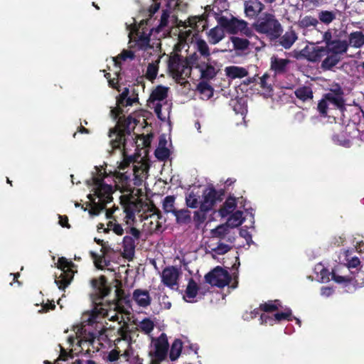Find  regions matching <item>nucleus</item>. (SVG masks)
Listing matches in <instances>:
<instances>
[{"label":"nucleus","instance_id":"nucleus-43","mask_svg":"<svg viewBox=\"0 0 364 364\" xmlns=\"http://www.w3.org/2000/svg\"><path fill=\"white\" fill-rule=\"evenodd\" d=\"M230 41L233 44L234 49L241 51L246 50L250 44L248 40L239 37H231Z\"/></svg>","mask_w":364,"mask_h":364},{"label":"nucleus","instance_id":"nucleus-15","mask_svg":"<svg viewBox=\"0 0 364 364\" xmlns=\"http://www.w3.org/2000/svg\"><path fill=\"white\" fill-rule=\"evenodd\" d=\"M189 60L193 65V67L198 69L200 75L205 79H211L216 74V69L213 65V61L209 60H202L199 55L194 52L189 55Z\"/></svg>","mask_w":364,"mask_h":364},{"label":"nucleus","instance_id":"nucleus-39","mask_svg":"<svg viewBox=\"0 0 364 364\" xmlns=\"http://www.w3.org/2000/svg\"><path fill=\"white\" fill-rule=\"evenodd\" d=\"M134 215L132 214H129V213L126 214L125 222H126L127 228H125V230H126V232L129 235V236L132 237L134 239V240L136 241L139 239L140 235H141L139 230L134 227H132V228L128 227V225L130 223V221L134 220Z\"/></svg>","mask_w":364,"mask_h":364},{"label":"nucleus","instance_id":"nucleus-4","mask_svg":"<svg viewBox=\"0 0 364 364\" xmlns=\"http://www.w3.org/2000/svg\"><path fill=\"white\" fill-rule=\"evenodd\" d=\"M322 39L330 55L323 60L321 67L329 70L339 62V55L347 51L348 42L345 32L332 28L322 34Z\"/></svg>","mask_w":364,"mask_h":364},{"label":"nucleus","instance_id":"nucleus-60","mask_svg":"<svg viewBox=\"0 0 364 364\" xmlns=\"http://www.w3.org/2000/svg\"><path fill=\"white\" fill-rule=\"evenodd\" d=\"M333 292V289L328 287H323L321 289V294L323 296L328 297L330 296Z\"/></svg>","mask_w":364,"mask_h":364},{"label":"nucleus","instance_id":"nucleus-48","mask_svg":"<svg viewBox=\"0 0 364 364\" xmlns=\"http://www.w3.org/2000/svg\"><path fill=\"white\" fill-rule=\"evenodd\" d=\"M154 327V323L150 318H144L138 325V328L140 331L144 333H150Z\"/></svg>","mask_w":364,"mask_h":364},{"label":"nucleus","instance_id":"nucleus-22","mask_svg":"<svg viewBox=\"0 0 364 364\" xmlns=\"http://www.w3.org/2000/svg\"><path fill=\"white\" fill-rule=\"evenodd\" d=\"M150 211L151 213L146 218L144 225H149V230L151 232L159 231L161 227V223L159 221L161 218V212L155 205H152Z\"/></svg>","mask_w":364,"mask_h":364},{"label":"nucleus","instance_id":"nucleus-58","mask_svg":"<svg viewBox=\"0 0 364 364\" xmlns=\"http://www.w3.org/2000/svg\"><path fill=\"white\" fill-rule=\"evenodd\" d=\"M327 94H333L335 96L339 95L341 98L343 99V92L340 86L338 85L333 86V88H331L330 92Z\"/></svg>","mask_w":364,"mask_h":364},{"label":"nucleus","instance_id":"nucleus-23","mask_svg":"<svg viewBox=\"0 0 364 364\" xmlns=\"http://www.w3.org/2000/svg\"><path fill=\"white\" fill-rule=\"evenodd\" d=\"M231 228L225 223L216 227L211 230V235L213 238L225 240L230 244L235 241V235L231 232Z\"/></svg>","mask_w":364,"mask_h":364},{"label":"nucleus","instance_id":"nucleus-54","mask_svg":"<svg viewBox=\"0 0 364 364\" xmlns=\"http://www.w3.org/2000/svg\"><path fill=\"white\" fill-rule=\"evenodd\" d=\"M55 307V303L53 301H48L46 304H43L41 306V309L38 311V313H46L49 310L54 309Z\"/></svg>","mask_w":364,"mask_h":364},{"label":"nucleus","instance_id":"nucleus-49","mask_svg":"<svg viewBox=\"0 0 364 364\" xmlns=\"http://www.w3.org/2000/svg\"><path fill=\"white\" fill-rule=\"evenodd\" d=\"M319 20L325 23L329 24L336 18V14L329 11H322L318 14Z\"/></svg>","mask_w":364,"mask_h":364},{"label":"nucleus","instance_id":"nucleus-27","mask_svg":"<svg viewBox=\"0 0 364 364\" xmlns=\"http://www.w3.org/2000/svg\"><path fill=\"white\" fill-rule=\"evenodd\" d=\"M133 299L141 307H146L151 303V297L149 291L140 289L134 291Z\"/></svg>","mask_w":364,"mask_h":364},{"label":"nucleus","instance_id":"nucleus-63","mask_svg":"<svg viewBox=\"0 0 364 364\" xmlns=\"http://www.w3.org/2000/svg\"><path fill=\"white\" fill-rule=\"evenodd\" d=\"M333 139L339 145H341V146H346V147H348L350 145V142L349 140H346V139L340 140V139H338V137H336V136H334Z\"/></svg>","mask_w":364,"mask_h":364},{"label":"nucleus","instance_id":"nucleus-24","mask_svg":"<svg viewBox=\"0 0 364 364\" xmlns=\"http://www.w3.org/2000/svg\"><path fill=\"white\" fill-rule=\"evenodd\" d=\"M206 38L210 45H217L225 38L224 28L218 25L206 31Z\"/></svg>","mask_w":364,"mask_h":364},{"label":"nucleus","instance_id":"nucleus-25","mask_svg":"<svg viewBox=\"0 0 364 364\" xmlns=\"http://www.w3.org/2000/svg\"><path fill=\"white\" fill-rule=\"evenodd\" d=\"M136 240L129 236L127 235L123 238V257L128 259H132L134 255Z\"/></svg>","mask_w":364,"mask_h":364},{"label":"nucleus","instance_id":"nucleus-52","mask_svg":"<svg viewBox=\"0 0 364 364\" xmlns=\"http://www.w3.org/2000/svg\"><path fill=\"white\" fill-rule=\"evenodd\" d=\"M155 155L160 160H165L169 157L170 151L167 147L158 146L155 151Z\"/></svg>","mask_w":364,"mask_h":364},{"label":"nucleus","instance_id":"nucleus-55","mask_svg":"<svg viewBox=\"0 0 364 364\" xmlns=\"http://www.w3.org/2000/svg\"><path fill=\"white\" fill-rule=\"evenodd\" d=\"M120 350L117 349L112 350L107 356V360L109 362H115L119 358Z\"/></svg>","mask_w":364,"mask_h":364},{"label":"nucleus","instance_id":"nucleus-50","mask_svg":"<svg viewBox=\"0 0 364 364\" xmlns=\"http://www.w3.org/2000/svg\"><path fill=\"white\" fill-rule=\"evenodd\" d=\"M107 229L108 230H112L117 235H122L124 232V229L122 225L113 220L107 223Z\"/></svg>","mask_w":364,"mask_h":364},{"label":"nucleus","instance_id":"nucleus-56","mask_svg":"<svg viewBox=\"0 0 364 364\" xmlns=\"http://www.w3.org/2000/svg\"><path fill=\"white\" fill-rule=\"evenodd\" d=\"M269 78V76L265 74L261 78H260V86L263 88V89H265L267 91H270L271 90V87H270V85H269L267 82V80Z\"/></svg>","mask_w":364,"mask_h":364},{"label":"nucleus","instance_id":"nucleus-17","mask_svg":"<svg viewBox=\"0 0 364 364\" xmlns=\"http://www.w3.org/2000/svg\"><path fill=\"white\" fill-rule=\"evenodd\" d=\"M230 280L228 272L220 267H215L205 275V281L208 284L220 288L228 285Z\"/></svg>","mask_w":364,"mask_h":364},{"label":"nucleus","instance_id":"nucleus-62","mask_svg":"<svg viewBox=\"0 0 364 364\" xmlns=\"http://www.w3.org/2000/svg\"><path fill=\"white\" fill-rule=\"evenodd\" d=\"M73 364H96V363L92 360L81 358L75 360Z\"/></svg>","mask_w":364,"mask_h":364},{"label":"nucleus","instance_id":"nucleus-8","mask_svg":"<svg viewBox=\"0 0 364 364\" xmlns=\"http://www.w3.org/2000/svg\"><path fill=\"white\" fill-rule=\"evenodd\" d=\"M255 31L270 38H277L282 33V26L274 15L263 13L253 23Z\"/></svg>","mask_w":364,"mask_h":364},{"label":"nucleus","instance_id":"nucleus-11","mask_svg":"<svg viewBox=\"0 0 364 364\" xmlns=\"http://www.w3.org/2000/svg\"><path fill=\"white\" fill-rule=\"evenodd\" d=\"M344 101L339 95L326 94L318 102L317 109L323 117H334V112L343 107Z\"/></svg>","mask_w":364,"mask_h":364},{"label":"nucleus","instance_id":"nucleus-45","mask_svg":"<svg viewBox=\"0 0 364 364\" xmlns=\"http://www.w3.org/2000/svg\"><path fill=\"white\" fill-rule=\"evenodd\" d=\"M295 95L303 101L311 100L313 97L312 90L309 87H301L296 89Z\"/></svg>","mask_w":364,"mask_h":364},{"label":"nucleus","instance_id":"nucleus-59","mask_svg":"<svg viewBox=\"0 0 364 364\" xmlns=\"http://www.w3.org/2000/svg\"><path fill=\"white\" fill-rule=\"evenodd\" d=\"M95 264L97 268L102 269L105 267L107 265V262L104 258L100 257L95 259Z\"/></svg>","mask_w":364,"mask_h":364},{"label":"nucleus","instance_id":"nucleus-18","mask_svg":"<svg viewBox=\"0 0 364 364\" xmlns=\"http://www.w3.org/2000/svg\"><path fill=\"white\" fill-rule=\"evenodd\" d=\"M301 54L309 61L318 62L327 58L330 53L326 46L311 44L302 49Z\"/></svg>","mask_w":364,"mask_h":364},{"label":"nucleus","instance_id":"nucleus-36","mask_svg":"<svg viewBox=\"0 0 364 364\" xmlns=\"http://www.w3.org/2000/svg\"><path fill=\"white\" fill-rule=\"evenodd\" d=\"M135 56V51L132 50H123L119 55L113 58L112 61L115 67H118L121 61L132 60Z\"/></svg>","mask_w":364,"mask_h":364},{"label":"nucleus","instance_id":"nucleus-21","mask_svg":"<svg viewBox=\"0 0 364 364\" xmlns=\"http://www.w3.org/2000/svg\"><path fill=\"white\" fill-rule=\"evenodd\" d=\"M218 198V193L213 188H206L203 193L200 210L202 212H208L213 208Z\"/></svg>","mask_w":364,"mask_h":364},{"label":"nucleus","instance_id":"nucleus-51","mask_svg":"<svg viewBox=\"0 0 364 364\" xmlns=\"http://www.w3.org/2000/svg\"><path fill=\"white\" fill-rule=\"evenodd\" d=\"M170 12L168 10H163L160 19L159 20V24L156 28V32H159L164 27H165L168 21Z\"/></svg>","mask_w":364,"mask_h":364},{"label":"nucleus","instance_id":"nucleus-35","mask_svg":"<svg viewBox=\"0 0 364 364\" xmlns=\"http://www.w3.org/2000/svg\"><path fill=\"white\" fill-rule=\"evenodd\" d=\"M160 58V56H158L156 60H153L151 63H149L147 65L145 76L148 80L151 81L154 80L158 74Z\"/></svg>","mask_w":364,"mask_h":364},{"label":"nucleus","instance_id":"nucleus-28","mask_svg":"<svg viewBox=\"0 0 364 364\" xmlns=\"http://www.w3.org/2000/svg\"><path fill=\"white\" fill-rule=\"evenodd\" d=\"M194 46L196 50L200 53L199 57L202 60H209L210 58V51L207 41L205 40L196 38Z\"/></svg>","mask_w":364,"mask_h":364},{"label":"nucleus","instance_id":"nucleus-64","mask_svg":"<svg viewBox=\"0 0 364 364\" xmlns=\"http://www.w3.org/2000/svg\"><path fill=\"white\" fill-rule=\"evenodd\" d=\"M324 267L322 264L319 263V264H317L316 266H315V268H314V272L316 274V277H318V275L320 274V272H321L322 271H323L324 269Z\"/></svg>","mask_w":364,"mask_h":364},{"label":"nucleus","instance_id":"nucleus-20","mask_svg":"<svg viewBox=\"0 0 364 364\" xmlns=\"http://www.w3.org/2000/svg\"><path fill=\"white\" fill-rule=\"evenodd\" d=\"M264 9V5L259 0H247L244 2V12L247 18H255Z\"/></svg>","mask_w":364,"mask_h":364},{"label":"nucleus","instance_id":"nucleus-34","mask_svg":"<svg viewBox=\"0 0 364 364\" xmlns=\"http://www.w3.org/2000/svg\"><path fill=\"white\" fill-rule=\"evenodd\" d=\"M186 203L191 208H200L201 204L200 196L198 192L189 191L186 196Z\"/></svg>","mask_w":364,"mask_h":364},{"label":"nucleus","instance_id":"nucleus-38","mask_svg":"<svg viewBox=\"0 0 364 364\" xmlns=\"http://www.w3.org/2000/svg\"><path fill=\"white\" fill-rule=\"evenodd\" d=\"M297 39L296 34L293 31L286 32L280 38V44L286 49L289 48Z\"/></svg>","mask_w":364,"mask_h":364},{"label":"nucleus","instance_id":"nucleus-26","mask_svg":"<svg viewBox=\"0 0 364 364\" xmlns=\"http://www.w3.org/2000/svg\"><path fill=\"white\" fill-rule=\"evenodd\" d=\"M198 290L199 288L196 282L192 279H190L183 296V299L189 303L196 302Z\"/></svg>","mask_w":364,"mask_h":364},{"label":"nucleus","instance_id":"nucleus-47","mask_svg":"<svg viewBox=\"0 0 364 364\" xmlns=\"http://www.w3.org/2000/svg\"><path fill=\"white\" fill-rule=\"evenodd\" d=\"M318 23V21L316 18L310 16H305L304 17L300 16L297 23L301 28H309L311 26L315 27Z\"/></svg>","mask_w":364,"mask_h":364},{"label":"nucleus","instance_id":"nucleus-46","mask_svg":"<svg viewBox=\"0 0 364 364\" xmlns=\"http://www.w3.org/2000/svg\"><path fill=\"white\" fill-rule=\"evenodd\" d=\"M173 215L178 223H187L191 220V212L187 209L176 210Z\"/></svg>","mask_w":364,"mask_h":364},{"label":"nucleus","instance_id":"nucleus-32","mask_svg":"<svg viewBox=\"0 0 364 364\" xmlns=\"http://www.w3.org/2000/svg\"><path fill=\"white\" fill-rule=\"evenodd\" d=\"M208 248L213 257H215L216 255H221L227 253L230 250L231 246L222 242H218L215 245L212 243L208 245Z\"/></svg>","mask_w":364,"mask_h":364},{"label":"nucleus","instance_id":"nucleus-57","mask_svg":"<svg viewBox=\"0 0 364 364\" xmlns=\"http://www.w3.org/2000/svg\"><path fill=\"white\" fill-rule=\"evenodd\" d=\"M58 218H59L58 223L60 226H62L63 228H70V226L68 223V218L67 216L58 215Z\"/></svg>","mask_w":364,"mask_h":364},{"label":"nucleus","instance_id":"nucleus-37","mask_svg":"<svg viewBox=\"0 0 364 364\" xmlns=\"http://www.w3.org/2000/svg\"><path fill=\"white\" fill-rule=\"evenodd\" d=\"M348 46L360 48L364 44V34L361 31H355L348 37Z\"/></svg>","mask_w":364,"mask_h":364},{"label":"nucleus","instance_id":"nucleus-5","mask_svg":"<svg viewBox=\"0 0 364 364\" xmlns=\"http://www.w3.org/2000/svg\"><path fill=\"white\" fill-rule=\"evenodd\" d=\"M280 304L279 301H269L267 303L261 304L259 309H254L250 316L247 314L243 316L245 319L253 318L257 316L260 312H264L260 315V320L262 323L269 324L272 326L275 321H281L283 320L291 321L292 319L291 311L289 309H286L282 312H277L273 315H270L272 312L278 309Z\"/></svg>","mask_w":364,"mask_h":364},{"label":"nucleus","instance_id":"nucleus-2","mask_svg":"<svg viewBox=\"0 0 364 364\" xmlns=\"http://www.w3.org/2000/svg\"><path fill=\"white\" fill-rule=\"evenodd\" d=\"M118 306L115 303L97 304L92 311L82 314V321L80 325L74 326L73 331L75 336H70L68 338L70 345L76 344L82 350H85L87 353L98 351L102 343L100 338L109 328H114L115 326L109 325V321H117L119 326L118 332L121 336L115 340L116 345L122 341L129 347V340L127 331L124 329L126 326L124 316L118 311Z\"/></svg>","mask_w":364,"mask_h":364},{"label":"nucleus","instance_id":"nucleus-10","mask_svg":"<svg viewBox=\"0 0 364 364\" xmlns=\"http://www.w3.org/2000/svg\"><path fill=\"white\" fill-rule=\"evenodd\" d=\"M215 19L218 23L221 25L225 31L230 34L242 33L249 38L254 36L252 29L248 27L247 22L243 19L233 16L228 17L220 14H217Z\"/></svg>","mask_w":364,"mask_h":364},{"label":"nucleus","instance_id":"nucleus-7","mask_svg":"<svg viewBox=\"0 0 364 364\" xmlns=\"http://www.w3.org/2000/svg\"><path fill=\"white\" fill-rule=\"evenodd\" d=\"M168 70L173 78L178 83L185 84L189 77L193 65L189 60V56L183 58L179 55L171 56L168 60Z\"/></svg>","mask_w":364,"mask_h":364},{"label":"nucleus","instance_id":"nucleus-13","mask_svg":"<svg viewBox=\"0 0 364 364\" xmlns=\"http://www.w3.org/2000/svg\"><path fill=\"white\" fill-rule=\"evenodd\" d=\"M56 264L60 273L59 276L56 275L55 283L60 289L63 290L70 284L73 278L75 264L65 257H60Z\"/></svg>","mask_w":364,"mask_h":364},{"label":"nucleus","instance_id":"nucleus-41","mask_svg":"<svg viewBox=\"0 0 364 364\" xmlns=\"http://www.w3.org/2000/svg\"><path fill=\"white\" fill-rule=\"evenodd\" d=\"M175 200L176 198L173 196H168L164 198L162 208L166 213H171L174 214V212L176 210L174 206Z\"/></svg>","mask_w":364,"mask_h":364},{"label":"nucleus","instance_id":"nucleus-14","mask_svg":"<svg viewBox=\"0 0 364 364\" xmlns=\"http://www.w3.org/2000/svg\"><path fill=\"white\" fill-rule=\"evenodd\" d=\"M168 343L166 334L162 333L158 338H152L149 355L152 364H159L167 355Z\"/></svg>","mask_w":364,"mask_h":364},{"label":"nucleus","instance_id":"nucleus-1","mask_svg":"<svg viewBox=\"0 0 364 364\" xmlns=\"http://www.w3.org/2000/svg\"><path fill=\"white\" fill-rule=\"evenodd\" d=\"M109 85L116 88L121 94L117 97L116 107L110 110V116L117 121L116 127L110 130V147L108 152L112 155H117V161L114 169H109L108 174L102 167H95L92 171L90 179L86 181V184L90 193L87 195L89 199L90 214L97 215L106 209V217L111 218L113 213L117 208H107L112 202L113 186L110 183L116 178L123 187H129L132 185L139 186L146 178L149 171V164L142 159L133 158L126 153L125 130L121 129L120 124L125 116L124 109L139 103L138 91L134 86L121 89L117 87L115 79H110V73H105Z\"/></svg>","mask_w":364,"mask_h":364},{"label":"nucleus","instance_id":"nucleus-9","mask_svg":"<svg viewBox=\"0 0 364 364\" xmlns=\"http://www.w3.org/2000/svg\"><path fill=\"white\" fill-rule=\"evenodd\" d=\"M351 250H345L343 252L344 259L347 262V265H338L335 269L332 271V279L336 283H348L353 278L354 272H351L350 274H347L350 271V269H356L360 265V259L357 257H351Z\"/></svg>","mask_w":364,"mask_h":364},{"label":"nucleus","instance_id":"nucleus-16","mask_svg":"<svg viewBox=\"0 0 364 364\" xmlns=\"http://www.w3.org/2000/svg\"><path fill=\"white\" fill-rule=\"evenodd\" d=\"M246 201L243 197L235 198L230 196L227 198L223 205L219 210V214L221 217H227L230 213H234L238 209H244L247 214H250L252 220L254 219V215L246 208Z\"/></svg>","mask_w":364,"mask_h":364},{"label":"nucleus","instance_id":"nucleus-53","mask_svg":"<svg viewBox=\"0 0 364 364\" xmlns=\"http://www.w3.org/2000/svg\"><path fill=\"white\" fill-rule=\"evenodd\" d=\"M331 277H332V272L330 273L326 268H324L323 271L320 272V274L318 275V277H316V279L320 282H327L330 280Z\"/></svg>","mask_w":364,"mask_h":364},{"label":"nucleus","instance_id":"nucleus-40","mask_svg":"<svg viewBox=\"0 0 364 364\" xmlns=\"http://www.w3.org/2000/svg\"><path fill=\"white\" fill-rule=\"evenodd\" d=\"M230 105L232 107L236 114L244 115L247 112L245 100L242 98L232 99L230 101Z\"/></svg>","mask_w":364,"mask_h":364},{"label":"nucleus","instance_id":"nucleus-12","mask_svg":"<svg viewBox=\"0 0 364 364\" xmlns=\"http://www.w3.org/2000/svg\"><path fill=\"white\" fill-rule=\"evenodd\" d=\"M202 20L198 16L189 18L186 21H179L178 27L179 28L178 43L175 46L176 50L180 51L188 46L187 41L192 40V30L197 27V23Z\"/></svg>","mask_w":364,"mask_h":364},{"label":"nucleus","instance_id":"nucleus-44","mask_svg":"<svg viewBox=\"0 0 364 364\" xmlns=\"http://www.w3.org/2000/svg\"><path fill=\"white\" fill-rule=\"evenodd\" d=\"M182 348V342L180 340L176 339L173 341L169 354L171 360H176L180 356Z\"/></svg>","mask_w":364,"mask_h":364},{"label":"nucleus","instance_id":"nucleus-19","mask_svg":"<svg viewBox=\"0 0 364 364\" xmlns=\"http://www.w3.org/2000/svg\"><path fill=\"white\" fill-rule=\"evenodd\" d=\"M181 275L179 268L171 266L166 267L161 272V282L172 289H178V279Z\"/></svg>","mask_w":364,"mask_h":364},{"label":"nucleus","instance_id":"nucleus-30","mask_svg":"<svg viewBox=\"0 0 364 364\" xmlns=\"http://www.w3.org/2000/svg\"><path fill=\"white\" fill-rule=\"evenodd\" d=\"M289 63V60L287 59L272 56L271 58V69L277 74L284 73Z\"/></svg>","mask_w":364,"mask_h":364},{"label":"nucleus","instance_id":"nucleus-31","mask_svg":"<svg viewBox=\"0 0 364 364\" xmlns=\"http://www.w3.org/2000/svg\"><path fill=\"white\" fill-rule=\"evenodd\" d=\"M92 283L96 289V293L100 297H105L108 294L109 289L106 284V279L104 277H101L99 279H93Z\"/></svg>","mask_w":364,"mask_h":364},{"label":"nucleus","instance_id":"nucleus-42","mask_svg":"<svg viewBox=\"0 0 364 364\" xmlns=\"http://www.w3.org/2000/svg\"><path fill=\"white\" fill-rule=\"evenodd\" d=\"M197 89L201 95L203 100H208L213 96V90L211 86L206 82L199 83Z\"/></svg>","mask_w":364,"mask_h":364},{"label":"nucleus","instance_id":"nucleus-61","mask_svg":"<svg viewBox=\"0 0 364 364\" xmlns=\"http://www.w3.org/2000/svg\"><path fill=\"white\" fill-rule=\"evenodd\" d=\"M68 353L65 350L61 349V353H60V354L59 355V358L55 362L54 364H61L60 362L61 361H65L68 359Z\"/></svg>","mask_w":364,"mask_h":364},{"label":"nucleus","instance_id":"nucleus-3","mask_svg":"<svg viewBox=\"0 0 364 364\" xmlns=\"http://www.w3.org/2000/svg\"><path fill=\"white\" fill-rule=\"evenodd\" d=\"M159 4H153L149 9V18L146 20H141L137 26L136 21L133 19L132 23H126L127 29L129 31L130 48H136L141 50H152L150 46V35L154 28L146 27L152 21V16L159 10Z\"/></svg>","mask_w":364,"mask_h":364},{"label":"nucleus","instance_id":"nucleus-29","mask_svg":"<svg viewBox=\"0 0 364 364\" xmlns=\"http://www.w3.org/2000/svg\"><path fill=\"white\" fill-rule=\"evenodd\" d=\"M226 75L231 79L242 78L247 75V70L242 67L231 65L225 68Z\"/></svg>","mask_w":364,"mask_h":364},{"label":"nucleus","instance_id":"nucleus-33","mask_svg":"<svg viewBox=\"0 0 364 364\" xmlns=\"http://www.w3.org/2000/svg\"><path fill=\"white\" fill-rule=\"evenodd\" d=\"M244 220L243 211L238 209L228 218L226 223L232 229L240 226Z\"/></svg>","mask_w":364,"mask_h":364},{"label":"nucleus","instance_id":"nucleus-6","mask_svg":"<svg viewBox=\"0 0 364 364\" xmlns=\"http://www.w3.org/2000/svg\"><path fill=\"white\" fill-rule=\"evenodd\" d=\"M168 88L162 85L157 86L151 92L149 106L154 109L158 118L165 121L169 117L171 105L164 101L167 97Z\"/></svg>","mask_w":364,"mask_h":364}]
</instances>
